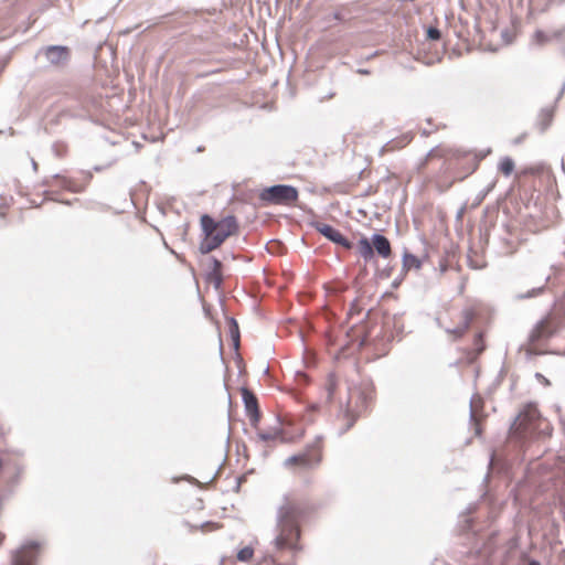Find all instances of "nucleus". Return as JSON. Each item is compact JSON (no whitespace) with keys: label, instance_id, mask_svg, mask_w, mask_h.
<instances>
[{"label":"nucleus","instance_id":"obj_5","mask_svg":"<svg viewBox=\"0 0 565 565\" xmlns=\"http://www.w3.org/2000/svg\"><path fill=\"white\" fill-rule=\"evenodd\" d=\"M85 184H78L74 179L67 178L60 173H56L50 178L44 179L43 185L47 189L44 191L47 200L61 202L70 205L71 201H62L56 195L58 194L57 189H62L72 193H81L85 190L86 184L90 182L93 174L90 171L83 172Z\"/></svg>","mask_w":565,"mask_h":565},{"label":"nucleus","instance_id":"obj_29","mask_svg":"<svg viewBox=\"0 0 565 565\" xmlns=\"http://www.w3.org/2000/svg\"><path fill=\"white\" fill-rule=\"evenodd\" d=\"M337 388V380L333 375H330L327 380V390L329 397L332 398Z\"/></svg>","mask_w":565,"mask_h":565},{"label":"nucleus","instance_id":"obj_23","mask_svg":"<svg viewBox=\"0 0 565 565\" xmlns=\"http://www.w3.org/2000/svg\"><path fill=\"white\" fill-rule=\"evenodd\" d=\"M254 553L255 550L252 545L245 546L237 552L236 558L239 562L247 563L252 561V558L254 557Z\"/></svg>","mask_w":565,"mask_h":565},{"label":"nucleus","instance_id":"obj_6","mask_svg":"<svg viewBox=\"0 0 565 565\" xmlns=\"http://www.w3.org/2000/svg\"><path fill=\"white\" fill-rule=\"evenodd\" d=\"M298 190L290 184H274L264 188L259 193V200L266 204L288 205L297 201Z\"/></svg>","mask_w":565,"mask_h":565},{"label":"nucleus","instance_id":"obj_47","mask_svg":"<svg viewBox=\"0 0 565 565\" xmlns=\"http://www.w3.org/2000/svg\"><path fill=\"white\" fill-rule=\"evenodd\" d=\"M3 540H4V535L0 533V545L2 544Z\"/></svg>","mask_w":565,"mask_h":565},{"label":"nucleus","instance_id":"obj_32","mask_svg":"<svg viewBox=\"0 0 565 565\" xmlns=\"http://www.w3.org/2000/svg\"><path fill=\"white\" fill-rule=\"evenodd\" d=\"M467 210V204H463L458 211H457V214H456V220L457 221H461L465 212Z\"/></svg>","mask_w":565,"mask_h":565},{"label":"nucleus","instance_id":"obj_9","mask_svg":"<svg viewBox=\"0 0 565 565\" xmlns=\"http://www.w3.org/2000/svg\"><path fill=\"white\" fill-rule=\"evenodd\" d=\"M311 225L317 231V233L322 235L326 239L337 245L338 247H354V233H351V237H348L333 225L320 221L312 222Z\"/></svg>","mask_w":565,"mask_h":565},{"label":"nucleus","instance_id":"obj_46","mask_svg":"<svg viewBox=\"0 0 565 565\" xmlns=\"http://www.w3.org/2000/svg\"><path fill=\"white\" fill-rule=\"evenodd\" d=\"M244 241H245L247 244H249V245H254V243H253V242L247 241V237H246V236L244 237Z\"/></svg>","mask_w":565,"mask_h":565},{"label":"nucleus","instance_id":"obj_18","mask_svg":"<svg viewBox=\"0 0 565 565\" xmlns=\"http://www.w3.org/2000/svg\"><path fill=\"white\" fill-rule=\"evenodd\" d=\"M490 152H491V150L487 149L486 151H481L479 153H475V154L467 153V154H465L463 159L469 164V169L466 172V174L463 177H461V179H463L467 175L473 173L477 170V168L479 166V162L481 160H483Z\"/></svg>","mask_w":565,"mask_h":565},{"label":"nucleus","instance_id":"obj_22","mask_svg":"<svg viewBox=\"0 0 565 565\" xmlns=\"http://www.w3.org/2000/svg\"><path fill=\"white\" fill-rule=\"evenodd\" d=\"M403 265L406 270L418 269L420 267V259L409 253H405Z\"/></svg>","mask_w":565,"mask_h":565},{"label":"nucleus","instance_id":"obj_40","mask_svg":"<svg viewBox=\"0 0 565 565\" xmlns=\"http://www.w3.org/2000/svg\"><path fill=\"white\" fill-rule=\"evenodd\" d=\"M373 250H374V249H372V248L363 249V252H364V253H363V256H364L365 258L371 257V256L373 255Z\"/></svg>","mask_w":565,"mask_h":565},{"label":"nucleus","instance_id":"obj_19","mask_svg":"<svg viewBox=\"0 0 565 565\" xmlns=\"http://www.w3.org/2000/svg\"><path fill=\"white\" fill-rule=\"evenodd\" d=\"M362 407L363 405L361 407H351L350 403L348 404L344 413V417L347 419V429L353 426L354 422L362 412Z\"/></svg>","mask_w":565,"mask_h":565},{"label":"nucleus","instance_id":"obj_13","mask_svg":"<svg viewBox=\"0 0 565 565\" xmlns=\"http://www.w3.org/2000/svg\"><path fill=\"white\" fill-rule=\"evenodd\" d=\"M486 332L479 330L473 335L472 348L466 350V361L468 363H473L480 356V354L486 350Z\"/></svg>","mask_w":565,"mask_h":565},{"label":"nucleus","instance_id":"obj_21","mask_svg":"<svg viewBox=\"0 0 565 565\" xmlns=\"http://www.w3.org/2000/svg\"><path fill=\"white\" fill-rule=\"evenodd\" d=\"M552 118H553V114L551 110L543 109L540 113L537 125L540 127L541 132H544L550 127V125L552 122Z\"/></svg>","mask_w":565,"mask_h":565},{"label":"nucleus","instance_id":"obj_45","mask_svg":"<svg viewBox=\"0 0 565 565\" xmlns=\"http://www.w3.org/2000/svg\"><path fill=\"white\" fill-rule=\"evenodd\" d=\"M564 90H565V84H563V86L561 88L559 96L564 93Z\"/></svg>","mask_w":565,"mask_h":565},{"label":"nucleus","instance_id":"obj_27","mask_svg":"<svg viewBox=\"0 0 565 565\" xmlns=\"http://www.w3.org/2000/svg\"><path fill=\"white\" fill-rule=\"evenodd\" d=\"M222 527H223V525L221 523H217V522H205V523L200 525V530L203 533H209V532L217 531V530H220Z\"/></svg>","mask_w":565,"mask_h":565},{"label":"nucleus","instance_id":"obj_36","mask_svg":"<svg viewBox=\"0 0 565 565\" xmlns=\"http://www.w3.org/2000/svg\"><path fill=\"white\" fill-rule=\"evenodd\" d=\"M232 322H233L232 333H233L234 339L237 341L238 340V327L234 320H232Z\"/></svg>","mask_w":565,"mask_h":565},{"label":"nucleus","instance_id":"obj_24","mask_svg":"<svg viewBox=\"0 0 565 565\" xmlns=\"http://www.w3.org/2000/svg\"><path fill=\"white\" fill-rule=\"evenodd\" d=\"M555 201V194L554 193H545L544 194V204H545V216L546 217H553L554 215V206L553 202Z\"/></svg>","mask_w":565,"mask_h":565},{"label":"nucleus","instance_id":"obj_34","mask_svg":"<svg viewBox=\"0 0 565 565\" xmlns=\"http://www.w3.org/2000/svg\"><path fill=\"white\" fill-rule=\"evenodd\" d=\"M360 311H361V309H359V308L356 307V305H355V303H353V305L351 306V308H350V310H349V313H348V315H349L350 317H352V316H353V315H355V313H356V315H359V313H360Z\"/></svg>","mask_w":565,"mask_h":565},{"label":"nucleus","instance_id":"obj_35","mask_svg":"<svg viewBox=\"0 0 565 565\" xmlns=\"http://www.w3.org/2000/svg\"><path fill=\"white\" fill-rule=\"evenodd\" d=\"M494 186H495V181L493 180L482 191L488 195L493 190Z\"/></svg>","mask_w":565,"mask_h":565},{"label":"nucleus","instance_id":"obj_42","mask_svg":"<svg viewBox=\"0 0 565 565\" xmlns=\"http://www.w3.org/2000/svg\"><path fill=\"white\" fill-rule=\"evenodd\" d=\"M358 73L362 74V75H369L371 72L369 70H366V68H359Z\"/></svg>","mask_w":565,"mask_h":565},{"label":"nucleus","instance_id":"obj_4","mask_svg":"<svg viewBox=\"0 0 565 565\" xmlns=\"http://www.w3.org/2000/svg\"><path fill=\"white\" fill-rule=\"evenodd\" d=\"M323 447V438L318 436L306 446L303 451L288 457L284 465L294 473L311 470L322 462Z\"/></svg>","mask_w":565,"mask_h":565},{"label":"nucleus","instance_id":"obj_50","mask_svg":"<svg viewBox=\"0 0 565 565\" xmlns=\"http://www.w3.org/2000/svg\"><path fill=\"white\" fill-rule=\"evenodd\" d=\"M269 243H270L269 241L265 242L264 247H268Z\"/></svg>","mask_w":565,"mask_h":565},{"label":"nucleus","instance_id":"obj_38","mask_svg":"<svg viewBox=\"0 0 565 565\" xmlns=\"http://www.w3.org/2000/svg\"><path fill=\"white\" fill-rule=\"evenodd\" d=\"M259 437L267 441V440H271V439H275V436L274 435H270V434H265V433H259Z\"/></svg>","mask_w":565,"mask_h":565},{"label":"nucleus","instance_id":"obj_28","mask_svg":"<svg viewBox=\"0 0 565 565\" xmlns=\"http://www.w3.org/2000/svg\"><path fill=\"white\" fill-rule=\"evenodd\" d=\"M408 142V139L406 137L403 138V140H391L388 141L384 148L388 150H394L396 148L404 147Z\"/></svg>","mask_w":565,"mask_h":565},{"label":"nucleus","instance_id":"obj_44","mask_svg":"<svg viewBox=\"0 0 565 565\" xmlns=\"http://www.w3.org/2000/svg\"><path fill=\"white\" fill-rule=\"evenodd\" d=\"M527 565H541V564L536 561H531Z\"/></svg>","mask_w":565,"mask_h":565},{"label":"nucleus","instance_id":"obj_3","mask_svg":"<svg viewBox=\"0 0 565 565\" xmlns=\"http://www.w3.org/2000/svg\"><path fill=\"white\" fill-rule=\"evenodd\" d=\"M200 224L203 236L200 247H221L227 237L239 232V223L234 215L217 220L210 214H203Z\"/></svg>","mask_w":565,"mask_h":565},{"label":"nucleus","instance_id":"obj_8","mask_svg":"<svg viewBox=\"0 0 565 565\" xmlns=\"http://www.w3.org/2000/svg\"><path fill=\"white\" fill-rule=\"evenodd\" d=\"M212 249H200V266L204 275V279L216 290H220L223 282L222 263L210 255Z\"/></svg>","mask_w":565,"mask_h":565},{"label":"nucleus","instance_id":"obj_2","mask_svg":"<svg viewBox=\"0 0 565 565\" xmlns=\"http://www.w3.org/2000/svg\"><path fill=\"white\" fill-rule=\"evenodd\" d=\"M478 312L479 307L476 303H455L439 311L437 322L456 341L466 334Z\"/></svg>","mask_w":565,"mask_h":565},{"label":"nucleus","instance_id":"obj_41","mask_svg":"<svg viewBox=\"0 0 565 565\" xmlns=\"http://www.w3.org/2000/svg\"><path fill=\"white\" fill-rule=\"evenodd\" d=\"M88 98L85 97V99L83 102H81V106H82V109L83 110H87V105H88Z\"/></svg>","mask_w":565,"mask_h":565},{"label":"nucleus","instance_id":"obj_43","mask_svg":"<svg viewBox=\"0 0 565 565\" xmlns=\"http://www.w3.org/2000/svg\"><path fill=\"white\" fill-rule=\"evenodd\" d=\"M31 163H32V168H33V170H34V171H38V167H39V166H38V162H36L33 158L31 159Z\"/></svg>","mask_w":565,"mask_h":565},{"label":"nucleus","instance_id":"obj_20","mask_svg":"<svg viewBox=\"0 0 565 565\" xmlns=\"http://www.w3.org/2000/svg\"><path fill=\"white\" fill-rule=\"evenodd\" d=\"M498 168L503 175L510 177L514 171L515 164L513 159L507 156L501 159Z\"/></svg>","mask_w":565,"mask_h":565},{"label":"nucleus","instance_id":"obj_25","mask_svg":"<svg viewBox=\"0 0 565 565\" xmlns=\"http://www.w3.org/2000/svg\"><path fill=\"white\" fill-rule=\"evenodd\" d=\"M68 147L64 141H55L52 145V152L56 158H64L67 154Z\"/></svg>","mask_w":565,"mask_h":565},{"label":"nucleus","instance_id":"obj_26","mask_svg":"<svg viewBox=\"0 0 565 565\" xmlns=\"http://www.w3.org/2000/svg\"><path fill=\"white\" fill-rule=\"evenodd\" d=\"M426 38L430 41H438L441 39V31L433 25H429L426 30Z\"/></svg>","mask_w":565,"mask_h":565},{"label":"nucleus","instance_id":"obj_1","mask_svg":"<svg viewBox=\"0 0 565 565\" xmlns=\"http://www.w3.org/2000/svg\"><path fill=\"white\" fill-rule=\"evenodd\" d=\"M316 510L313 503L294 494L286 495L276 515V535L273 541L277 556L287 554L285 563L264 557L257 565H295L296 556L302 551L301 524Z\"/></svg>","mask_w":565,"mask_h":565},{"label":"nucleus","instance_id":"obj_10","mask_svg":"<svg viewBox=\"0 0 565 565\" xmlns=\"http://www.w3.org/2000/svg\"><path fill=\"white\" fill-rule=\"evenodd\" d=\"M537 418V408L532 404L525 405L512 425L513 434L521 438L525 437Z\"/></svg>","mask_w":565,"mask_h":565},{"label":"nucleus","instance_id":"obj_14","mask_svg":"<svg viewBox=\"0 0 565 565\" xmlns=\"http://www.w3.org/2000/svg\"><path fill=\"white\" fill-rule=\"evenodd\" d=\"M36 545L31 543L18 550L12 557V565H33Z\"/></svg>","mask_w":565,"mask_h":565},{"label":"nucleus","instance_id":"obj_33","mask_svg":"<svg viewBox=\"0 0 565 565\" xmlns=\"http://www.w3.org/2000/svg\"><path fill=\"white\" fill-rule=\"evenodd\" d=\"M332 18L339 22H343L345 21V18L344 15L342 14L341 11H334L333 14H332Z\"/></svg>","mask_w":565,"mask_h":565},{"label":"nucleus","instance_id":"obj_15","mask_svg":"<svg viewBox=\"0 0 565 565\" xmlns=\"http://www.w3.org/2000/svg\"><path fill=\"white\" fill-rule=\"evenodd\" d=\"M242 397L245 404L247 414L252 420H258L259 409L256 396L247 388L242 390Z\"/></svg>","mask_w":565,"mask_h":565},{"label":"nucleus","instance_id":"obj_37","mask_svg":"<svg viewBox=\"0 0 565 565\" xmlns=\"http://www.w3.org/2000/svg\"><path fill=\"white\" fill-rule=\"evenodd\" d=\"M536 379L544 385H550V381L541 373H536Z\"/></svg>","mask_w":565,"mask_h":565},{"label":"nucleus","instance_id":"obj_31","mask_svg":"<svg viewBox=\"0 0 565 565\" xmlns=\"http://www.w3.org/2000/svg\"><path fill=\"white\" fill-rule=\"evenodd\" d=\"M486 198L487 194L482 190L479 191L471 204V209H476L477 206H479Z\"/></svg>","mask_w":565,"mask_h":565},{"label":"nucleus","instance_id":"obj_16","mask_svg":"<svg viewBox=\"0 0 565 565\" xmlns=\"http://www.w3.org/2000/svg\"><path fill=\"white\" fill-rule=\"evenodd\" d=\"M466 259L472 269H481L487 265L484 249H467Z\"/></svg>","mask_w":565,"mask_h":565},{"label":"nucleus","instance_id":"obj_39","mask_svg":"<svg viewBox=\"0 0 565 565\" xmlns=\"http://www.w3.org/2000/svg\"><path fill=\"white\" fill-rule=\"evenodd\" d=\"M377 253L383 257H388L392 249H376Z\"/></svg>","mask_w":565,"mask_h":565},{"label":"nucleus","instance_id":"obj_49","mask_svg":"<svg viewBox=\"0 0 565 565\" xmlns=\"http://www.w3.org/2000/svg\"><path fill=\"white\" fill-rule=\"evenodd\" d=\"M423 135H424V136H427V135H429V131H428V130H426V129H423Z\"/></svg>","mask_w":565,"mask_h":565},{"label":"nucleus","instance_id":"obj_30","mask_svg":"<svg viewBox=\"0 0 565 565\" xmlns=\"http://www.w3.org/2000/svg\"><path fill=\"white\" fill-rule=\"evenodd\" d=\"M534 40L537 44L542 45L545 44L550 40V38L542 30H537L534 33Z\"/></svg>","mask_w":565,"mask_h":565},{"label":"nucleus","instance_id":"obj_7","mask_svg":"<svg viewBox=\"0 0 565 565\" xmlns=\"http://www.w3.org/2000/svg\"><path fill=\"white\" fill-rule=\"evenodd\" d=\"M36 56L43 57L47 65L56 71L66 68L72 60V50L67 45H44Z\"/></svg>","mask_w":565,"mask_h":565},{"label":"nucleus","instance_id":"obj_12","mask_svg":"<svg viewBox=\"0 0 565 565\" xmlns=\"http://www.w3.org/2000/svg\"><path fill=\"white\" fill-rule=\"evenodd\" d=\"M556 329V324L552 317H546L541 320L535 328L532 330L530 339L531 341H540L553 334Z\"/></svg>","mask_w":565,"mask_h":565},{"label":"nucleus","instance_id":"obj_11","mask_svg":"<svg viewBox=\"0 0 565 565\" xmlns=\"http://www.w3.org/2000/svg\"><path fill=\"white\" fill-rule=\"evenodd\" d=\"M353 241L354 247H391L388 238L380 232H373L371 235L354 233Z\"/></svg>","mask_w":565,"mask_h":565},{"label":"nucleus","instance_id":"obj_48","mask_svg":"<svg viewBox=\"0 0 565 565\" xmlns=\"http://www.w3.org/2000/svg\"><path fill=\"white\" fill-rule=\"evenodd\" d=\"M94 170H95V171H100V170H102V167H99V166H95V167H94Z\"/></svg>","mask_w":565,"mask_h":565},{"label":"nucleus","instance_id":"obj_17","mask_svg":"<svg viewBox=\"0 0 565 565\" xmlns=\"http://www.w3.org/2000/svg\"><path fill=\"white\" fill-rule=\"evenodd\" d=\"M490 152H491V150L487 149L486 151H481L479 153H475V154L467 153V154H465L463 159L469 164V169L466 172V174L463 177H461V179H463L467 175L473 173L477 170V168L479 166V162L481 160H483Z\"/></svg>","mask_w":565,"mask_h":565}]
</instances>
